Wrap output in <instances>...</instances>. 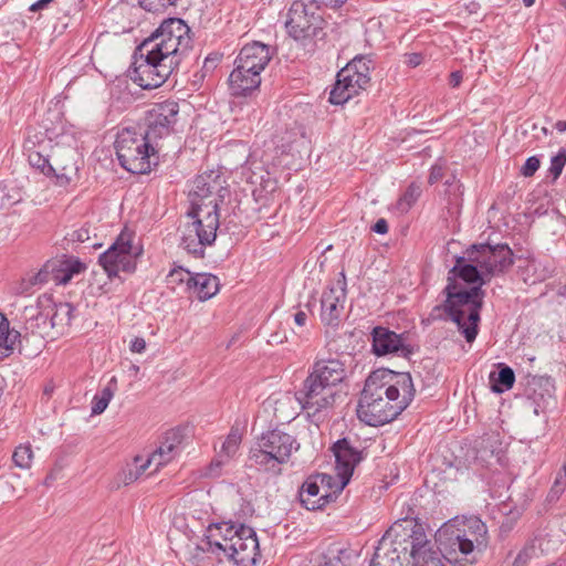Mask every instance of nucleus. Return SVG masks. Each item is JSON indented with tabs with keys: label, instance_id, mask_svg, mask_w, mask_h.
Returning a JSON list of instances; mask_svg holds the SVG:
<instances>
[{
	"label": "nucleus",
	"instance_id": "nucleus-1",
	"mask_svg": "<svg viewBox=\"0 0 566 566\" xmlns=\"http://www.w3.org/2000/svg\"><path fill=\"white\" fill-rule=\"evenodd\" d=\"M191 49L190 28L179 18H169L137 46L132 78L145 90L159 87Z\"/></svg>",
	"mask_w": 566,
	"mask_h": 566
},
{
	"label": "nucleus",
	"instance_id": "nucleus-2",
	"mask_svg": "<svg viewBox=\"0 0 566 566\" xmlns=\"http://www.w3.org/2000/svg\"><path fill=\"white\" fill-rule=\"evenodd\" d=\"M228 192L219 171L210 170L193 179L189 190L190 210L187 212L191 221L180 229V247L193 256L202 258L206 247L214 242L220 224L219 203Z\"/></svg>",
	"mask_w": 566,
	"mask_h": 566
},
{
	"label": "nucleus",
	"instance_id": "nucleus-3",
	"mask_svg": "<svg viewBox=\"0 0 566 566\" xmlns=\"http://www.w3.org/2000/svg\"><path fill=\"white\" fill-rule=\"evenodd\" d=\"M380 371L371 374L360 394L357 416L368 426H382L397 418L413 400L415 387L409 373Z\"/></svg>",
	"mask_w": 566,
	"mask_h": 566
},
{
	"label": "nucleus",
	"instance_id": "nucleus-4",
	"mask_svg": "<svg viewBox=\"0 0 566 566\" xmlns=\"http://www.w3.org/2000/svg\"><path fill=\"white\" fill-rule=\"evenodd\" d=\"M416 551L423 555H436L431 542L427 538L422 527L411 518L396 521L379 539L370 566H396L400 564L401 555L407 554L416 566ZM424 560L428 559L423 556Z\"/></svg>",
	"mask_w": 566,
	"mask_h": 566
},
{
	"label": "nucleus",
	"instance_id": "nucleus-5",
	"mask_svg": "<svg viewBox=\"0 0 566 566\" xmlns=\"http://www.w3.org/2000/svg\"><path fill=\"white\" fill-rule=\"evenodd\" d=\"M207 535V549L221 553L237 566H253L259 555L255 532L245 525L221 523L210 526Z\"/></svg>",
	"mask_w": 566,
	"mask_h": 566
},
{
	"label": "nucleus",
	"instance_id": "nucleus-6",
	"mask_svg": "<svg viewBox=\"0 0 566 566\" xmlns=\"http://www.w3.org/2000/svg\"><path fill=\"white\" fill-rule=\"evenodd\" d=\"M443 293L446 294L443 311L458 325L467 342H473L478 335L484 291L481 286L467 289L453 277L448 276V284Z\"/></svg>",
	"mask_w": 566,
	"mask_h": 566
},
{
	"label": "nucleus",
	"instance_id": "nucleus-7",
	"mask_svg": "<svg viewBox=\"0 0 566 566\" xmlns=\"http://www.w3.org/2000/svg\"><path fill=\"white\" fill-rule=\"evenodd\" d=\"M115 149L120 166L132 174H147L151 169L153 160L159 146L144 130L135 127L123 128L116 137Z\"/></svg>",
	"mask_w": 566,
	"mask_h": 566
},
{
	"label": "nucleus",
	"instance_id": "nucleus-8",
	"mask_svg": "<svg viewBox=\"0 0 566 566\" xmlns=\"http://www.w3.org/2000/svg\"><path fill=\"white\" fill-rule=\"evenodd\" d=\"M488 530L485 524L478 517H470L461 523L446 524L443 528L439 531V538L442 541L443 536H447L448 544L444 545V555L449 562H458L457 552H460L463 556H468L474 549L485 545V536Z\"/></svg>",
	"mask_w": 566,
	"mask_h": 566
},
{
	"label": "nucleus",
	"instance_id": "nucleus-9",
	"mask_svg": "<svg viewBox=\"0 0 566 566\" xmlns=\"http://www.w3.org/2000/svg\"><path fill=\"white\" fill-rule=\"evenodd\" d=\"M298 447L293 436L275 429L261 436L250 451V460L264 470L279 472V467L285 463Z\"/></svg>",
	"mask_w": 566,
	"mask_h": 566
},
{
	"label": "nucleus",
	"instance_id": "nucleus-10",
	"mask_svg": "<svg viewBox=\"0 0 566 566\" xmlns=\"http://www.w3.org/2000/svg\"><path fill=\"white\" fill-rule=\"evenodd\" d=\"M373 61L367 56H356L346 64L336 75V82L329 94V102L343 105L358 95L370 82V66Z\"/></svg>",
	"mask_w": 566,
	"mask_h": 566
},
{
	"label": "nucleus",
	"instance_id": "nucleus-11",
	"mask_svg": "<svg viewBox=\"0 0 566 566\" xmlns=\"http://www.w3.org/2000/svg\"><path fill=\"white\" fill-rule=\"evenodd\" d=\"M325 21L316 0H295L289 10L285 28L296 41L317 38L324 30Z\"/></svg>",
	"mask_w": 566,
	"mask_h": 566
},
{
	"label": "nucleus",
	"instance_id": "nucleus-12",
	"mask_svg": "<svg viewBox=\"0 0 566 566\" xmlns=\"http://www.w3.org/2000/svg\"><path fill=\"white\" fill-rule=\"evenodd\" d=\"M467 255L468 261L480 264L482 273L489 282L492 277L506 273L514 264L513 251L506 243L472 244L467 250Z\"/></svg>",
	"mask_w": 566,
	"mask_h": 566
},
{
	"label": "nucleus",
	"instance_id": "nucleus-13",
	"mask_svg": "<svg viewBox=\"0 0 566 566\" xmlns=\"http://www.w3.org/2000/svg\"><path fill=\"white\" fill-rule=\"evenodd\" d=\"M297 397L301 410L308 417H316L334 407L337 390L307 376L297 390Z\"/></svg>",
	"mask_w": 566,
	"mask_h": 566
},
{
	"label": "nucleus",
	"instance_id": "nucleus-14",
	"mask_svg": "<svg viewBox=\"0 0 566 566\" xmlns=\"http://www.w3.org/2000/svg\"><path fill=\"white\" fill-rule=\"evenodd\" d=\"M179 105L174 101H165L153 105L145 116L144 133L148 139L158 145V142L174 132L178 120Z\"/></svg>",
	"mask_w": 566,
	"mask_h": 566
},
{
	"label": "nucleus",
	"instance_id": "nucleus-15",
	"mask_svg": "<svg viewBox=\"0 0 566 566\" xmlns=\"http://www.w3.org/2000/svg\"><path fill=\"white\" fill-rule=\"evenodd\" d=\"M138 254L133 251L130 242L120 237L99 255L98 262L112 279L117 277L120 272L133 273L136 270Z\"/></svg>",
	"mask_w": 566,
	"mask_h": 566
},
{
	"label": "nucleus",
	"instance_id": "nucleus-16",
	"mask_svg": "<svg viewBox=\"0 0 566 566\" xmlns=\"http://www.w3.org/2000/svg\"><path fill=\"white\" fill-rule=\"evenodd\" d=\"M333 476L326 473H319L308 476L302 484L298 497L301 504L311 511L321 510L332 501H334L340 492L325 490L324 488L332 486Z\"/></svg>",
	"mask_w": 566,
	"mask_h": 566
},
{
	"label": "nucleus",
	"instance_id": "nucleus-17",
	"mask_svg": "<svg viewBox=\"0 0 566 566\" xmlns=\"http://www.w3.org/2000/svg\"><path fill=\"white\" fill-rule=\"evenodd\" d=\"M84 269V264L75 258L50 260L36 274L32 275L30 283L35 285L52 281L56 285H65L73 275L81 273Z\"/></svg>",
	"mask_w": 566,
	"mask_h": 566
},
{
	"label": "nucleus",
	"instance_id": "nucleus-18",
	"mask_svg": "<svg viewBox=\"0 0 566 566\" xmlns=\"http://www.w3.org/2000/svg\"><path fill=\"white\" fill-rule=\"evenodd\" d=\"M78 159V153L74 147L60 145L52 147L50 170H52L60 186H66L76 179Z\"/></svg>",
	"mask_w": 566,
	"mask_h": 566
},
{
	"label": "nucleus",
	"instance_id": "nucleus-19",
	"mask_svg": "<svg viewBox=\"0 0 566 566\" xmlns=\"http://www.w3.org/2000/svg\"><path fill=\"white\" fill-rule=\"evenodd\" d=\"M337 472V492H342L348 484L355 467L361 461V453L354 448L346 438L337 440L333 448Z\"/></svg>",
	"mask_w": 566,
	"mask_h": 566
},
{
	"label": "nucleus",
	"instance_id": "nucleus-20",
	"mask_svg": "<svg viewBox=\"0 0 566 566\" xmlns=\"http://www.w3.org/2000/svg\"><path fill=\"white\" fill-rule=\"evenodd\" d=\"M307 376L337 390V386L346 378V367L338 358H316Z\"/></svg>",
	"mask_w": 566,
	"mask_h": 566
},
{
	"label": "nucleus",
	"instance_id": "nucleus-21",
	"mask_svg": "<svg viewBox=\"0 0 566 566\" xmlns=\"http://www.w3.org/2000/svg\"><path fill=\"white\" fill-rule=\"evenodd\" d=\"M346 301L345 282L324 291L321 300V318L325 325L337 326Z\"/></svg>",
	"mask_w": 566,
	"mask_h": 566
},
{
	"label": "nucleus",
	"instance_id": "nucleus-22",
	"mask_svg": "<svg viewBox=\"0 0 566 566\" xmlns=\"http://www.w3.org/2000/svg\"><path fill=\"white\" fill-rule=\"evenodd\" d=\"M373 350L377 356L388 354H398L407 357L411 354V349L405 344L401 335L388 329L387 327L377 326L373 329Z\"/></svg>",
	"mask_w": 566,
	"mask_h": 566
},
{
	"label": "nucleus",
	"instance_id": "nucleus-23",
	"mask_svg": "<svg viewBox=\"0 0 566 566\" xmlns=\"http://www.w3.org/2000/svg\"><path fill=\"white\" fill-rule=\"evenodd\" d=\"M271 61L270 46L261 42L245 44L235 59L234 64L241 66L244 72H261Z\"/></svg>",
	"mask_w": 566,
	"mask_h": 566
},
{
	"label": "nucleus",
	"instance_id": "nucleus-24",
	"mask_svg": "<svg viewBox=\"0 0 566 566\" xmlns=\"http://www.w3.org/2000/svg\"><path fill=\"white\" fill-rule=\"evenodd\" d=\"M241 441L242 433L240 429L238 427H232L229 434L222 442L220 451L209 464L207 475L212 478L219 476L222 467L235 457L237 452L239 451Z\"/></svg>",
	"mask_w": 566,
	"mask_h": 566
},
{
	"label": "nucleus",
	"instance_id": "nucleus-25",
	"mask_svg": "<svg viewBox=\"0 0 566 566\" xmlns=\"http://www.w3.org/2000/svg\"><path fill=\"white\" fill-rule=\"evenodd\" d=\"M181 434L178 430L167 432L165 440L155 450L149 458L145 461L148 467L154 465V472L158 471L160 467L169 463L179 453L181 444Z\"/></svg>",
	"mask_w": 566,
	"mask_h": 566
},
{
	"label": "nucleus",
	"instance_id": "nucleus-26",
	"mask_svg": "<svg viewBox=\"0 0 566 566\" xmlns=\"http://www.w3.org/2000/svg\"><path fill=\"white\" fill-rule=\"evenodd\" d=\"M229 90L233 96H247L258 90L261 84V75L258 72H244L241 66L235 65L230 73Z\"/></svg>",
	"mask_w": 566,
	"mask_h": 566
},
{
	"label": "nucleus",
	"instance_id": "nucleus-27",
	"mask_svg": "<svg viewBox=\"0 0 566 566\" xmlns=\"http://www.w3.org/2000/svg\"><path fill=\"white\" fill-rule=\"evenodd\" d=\"M467 253L462 256L455 258L454 266L449 271V276L460 277L467 283H480L478 286H481L489 282L486 276L482 273V269L480 264L468 261Z\"/></svg>",
	"mask_w": 566,
	"mask_h": 566
},
{
	"label": "nucleus",
	"instance_id": "nucleus-28",
	"mask_svg": "<svg viewBox=\"0 0 566 566\" xmlns=\"http://www.w3.org/2000/svg\"><path fill=\"white\" fill-rule=\"evenodd\" d=\"M274 416L279 421L289 422L295 418L298 413V409H301V403L298 402L297 391L292 392H282L276 396L270 398Z\"/></svg>",
	"mask_w": 566,
	"mask_h": 566
},
{
	"label": "nucleus",
	"instance_id": "nucleus-29",
	"mask_svg": "<svg viewBox=\"0 0 566 566\" xmlns=\"http://www.w3.org/2000/svg\"><path fill=\"white\" fill-rule=\"evenodd\" d=\"M220 283L216 275L197 273L193 275L189 292L199 301H207L219 292Z\"/></svg>",
	"mask_w": 566,
	"mask_h": 566
},
{
	"label": "nucleus",
	"instance_id": "nucleus-30",
	"mask_svg": "<svg viewBox=\"0 0 566 566\" xmlns=\"http://www.w3.org/2000/svg\"><path fill=\"white\" fill-rule=\"evenodd\" d=\"M534 385L538 387V389H533L532 395L534 413L539 415L541 412H545V410L555 402L553 396L554 385L549 378H539L534 381Z\"/></svg>",
	"mask_w": 566,
	"mask_h": 566
},
{
	"label": "nucleus",
	"instance_id": "nucleus-31",
	"mask_svg": "<svg viewBox=\"0 0 566 566\" xmlns=\"http://www.w3.org/2000/svg\"><path fill=\"white\" fill-rule=\"evenodd\" d=\"M491 389L501 394L511 389L515 382V375L511 367L500 364L499 373L490 374Z\"/></svg>",
	"mask_w": 566,
	"mask_h": 566
},
{
	"label": "nucleus",
	"instance_id": "nucleus-32",
	"mask_svg": "<svg viewBox=\"0 0 566 566\" xmlns=\"http://www.w3.org/2000/svg\"><path fill=\"white\" fill-rule=\"evenodd\" d=\"M116 378L113 377L108 384L96 394L92 400V415H101L107 408L109 401L113 399L116 390Z\"/></svg>",
	"mask_w": 566,
	"mask_h": 566
},
{
	"label": "nucleus",
	"instance_id": "nucleus-33",
	"mask_svg": "<svg viewBox=\"0 0 566 566\" xmlns=\"http://www.w3.org/2000/svg\"><path fill=\"white\" fill-rule=\"evenodd\" d=\"M20 338L18 331L10 328V322L7 321L0 326V358L10 356L13 350L15 343Z\"/></svg>",
	"mask_w": 566,
	"mask_h": 566
},
{
	"label": "nucleus",
	"instance_id": "nucleus-34",
	"mask_svg": "<svg viewBox=\"0 0 566 566\" xmlns=\"http://www.w3.org/2000/svg\"><path fill=\"white\" fill-rule=\"evenodd\" d=\"M193 275L186 269L178 266L172 269L167 277V284L172 290H176L178 286L186 284V289L189 291Z\"/></svg>",
	"mask_w": 566,
	"mask_h": 566
},
{
	"label": "nucleus",
	"instance_id": "nucleus-35",
	"mask_svg": "<svg viewBox=\"0 0 566 566\" xmlns=\"http://www.w3.org/2000/svg\"><path fill=\"white\" fill-rule=\"evenodd\" d=\"M74 307L71 303H60L51 317V324L55 326L69 325L72 321Z\"/></svg>",
	"mask_w": 566,
	"mask_h": 566
},
{
	"label": "nucleus",
	"instance_id": "nucleus-36",
	"mask_svg": "<svg viewBox=\"0 0 566 566\" xmlns=\"http://www.w3.org/2000/svg\"><path fill=\"white\" fill-rule=\"evenodd\" d=\"M28 159L32 167L41 170L43 174H52V170H50L51 154L44 155L41 150L32 149L29 151Z\"/></svg>",
	"mask_w": 566,
	"mask_h": 566
},
{
	"label": "nucleus",
	"instance_id": "nucleus-37",
	"mask_svg": "<svg viewBox=\"0 0 566 566\" xmlns=\"http://www.w3.org/2000/svg\"><path fill=\"white\" fill-rule=\"evenodd\" d=\"M12 460L15 467L20 469H29L33 460V452L31 446L21 444L17 447L12 454Z\"/></svg>",
	"mask_w": 566,
	"mask_h": 566
},
{
	"label": "nucleus",
	"instance_id": "nucleus-38",
	"mask_svg": "<svg viewBox=\"0 0 566 566\" xmlns=\"http://www.w3.org/2000/svg\"><path fill=\"white\" fill-rule=\"evenodd\" d=\"M255 163H248L247 166L242 168V175L247 178V181L251 185H263L265 181V177L269 178V172L265 171L261 166H255V169L259 171H255L252 169V166H254Z\"/></svg>",
	"mask_w": 566,
	"mask_h": 566
},
{
	"label": "nucleus",
	"instance_id": "nucleus-39",
	"mask_svg": "<svg viewBox=\"0 0 566 566\" xmlns=\"http://www.w3.org/2000/svg\"><path fill=\"white\" fill-rule=\"evenodd\" d=\"M421 195V188L418 185L411 184L402 197L399 199L398 207L401 211L409 210L412 205L418 200Z\"/></svg>",
	"mask_w": 566,
	"mask_h": 566
},
{
	"label": "nucleus",
	"instance_id": "nucleus-40",
	"mask_svg": "<svg viewBox=\"0 0 566 566\" xmlns=\"http://www.w3.org/2000/svg\"><path fill=\"white\" fill-rule=\"evenodd\" d=\"M142 461H143V459L140 457H136L134 459L135 467L129 468L127 471L124 472V479H123L124 484L127 485V484H130L134 481L138 480L145 473L147 468H149L145 461L144 462H142Z\"/></svg>",
	"mask_w": 566,
	"mask_h": 566
},
{
	"label": "nucleus",
	"instance_id": "nucleus-41",
	"mask_svg": "<svg viewBox=\"0 0 566 566\" xmlns=\"http://www.w3.org/2000/svg\"><path fill=\"white\" fill-rule=\"evenodd\" d=\"M566 165V149L560 148L558 153L552 157L551 159V166H549V174L553 176L554 179H557L564 167Z\"/></svg>",
	"mask_w": 566,
	"mask_h": 566
},
{
	"label": "nucleus",
	"instance_id": "nucleus-42",
	"mask_svg": "<svg viewBox=\"0 0 566 566\" xmlns=\"http://www.w3.org/2000/svg\"><path fill=\"white\" fill-rule=\"evenodd\" d=\"M346 554V551L343 549H328L326 554L323 555L324 564L322 566H344V562L342 559V555Z\"/></svg>",
	"mask_w": 566,
	"mask_h": 566
},
{
	"label": "nucleus",
	"instance_id": "nucleus-43",
	"mask_svg": "<svg viewBox=\"0 0 566 566\" xmlns=\"http://www.w3.org/2000/svg\"><path fill=\"white\" fill-rule=\"evenodd\" d=\"M541 167V160L537 156L528 157L524 165L521 167V175L524 177H532Z\"/></svg>",
	"mask_w": 566,
	"mask_h": 566
},
{
	"label": "nucleus",
	"instance_id": "nucleus-44",
	"mask_svg": "<svg viewBox=\"0 0 566 566\" xmlns=\"http://www.w3.org/2000/svg\"><path fill=\"white\" fill-rule=\"evenodd\" d=\"M419 551H416V558H417V564L416 566H443L442 562H441V558H440V555L439 553H437L436 555H426L427 558L429 559H423L424 557V553H418Z\"/></svg>",
	"mask_w": 566,
	"mask_h": 566
},
{
	"label": "nucleus",
	"instance_id": "nucleus-45",
	"mask_svg": "<svg viewBox=\"0 0 566 566\" xmlns=\"http://www.w3.org/2000/svg\"><path fill=\"white\" fill-rule=\"evenodd\" d=\"M69 239L73 242H87L91 240V227L85 224L77 230L72 231L67 234Z\"/></svg>",
	"mask_w": 566,
	"mask_h": 566
},
{
	"label": "nucleus",
	"instance_id": "nucleus-46",
	"mask_svg": "<svg viewBox=\"0 0 566 566\" xmlns=\"http://www.w3.org/2000/svg\"><path fill=\"white\" fill-rule=\"evenodd\" d=\"M19 200L18 198L9 196L3 188H0V209H8L19 202Z\"/></svg>",
	"mask_w": 566,
	"mask_h": 566
},
{
	"label": "nucleus",
	"instance_id": "nucleus-47",
	"mask_svg": "<svg viewBox=\"0 0 566 566\" xmlns=\"http://www.w3.org/2000/svg\"><path fill=\"white\" fill-rule=\"evenodd\" d=\"M139 4L147 11H157L165 8V0H139Z\"/></svg>",
	"mask_w": 566,
	"mask_h": 566
},
{
	"label": "nucleus",
	"instance_id": "nucleus-48",
	"mask_svg": "<svg viewBox=\"0 0 566 566\" xmlns=\"http://www.w3.org/2000/svg\"><path fill=\"white\" fill-rule=\"evenodd\" d=\"M442 177H443L442 167L434 165L431 167L428 181L430 185H433V184L438 182L439 180H441Z\"/></svg>",
	"mask_w": 566,
	"mask_h": 566
},
{
	"label": "nucleus",
	"instance_id": "nucleus-49",
	"mask_svg": "<svg viewBox=\"0 0 566 566\" xmlns=\"http://www.w3.org/2000/svg\"><path fill=\"white\" fill-rule=\"evenodd\" d=\"M405 63L410 67H416L421 64L422 62V54L421 53H409L406 54Z\"/></svg>",
	"mask_w": 566,
	"mask_h": 566
},
{
	"label": "nucleus",
	"instance_id": "nucleus-50",
	"mask_svg": "<svg viewBox=\"0 0 566 566\" xmlns=\"http://www.w3.org/2000/svg\"><path fill=\"white\" fill-rule=\"evenodd\" d=\"M146 349V342L144 338L142 337H135L132 342H130V350L133 353H143L144 350Z\"/></svg>",
	"mask_w": 566,
	"mask_h": 566
},
{
	"label": "nucleus",
	"instance_id": "nucleus-51",
	"mask_svg": "<svg viewBox=\"0 0 566 566\" xmlns=\"http://www.w3.org/2000/svg\"><path fill=\"white\" fill-rule=\"evenodd\" d=\"M371 229L378 234H386L388 232V222L386 219L380 218L376 221Z\"/></svg>",
	"mask_w": 566,
	"mask_h": 566
},
{
	"label": "nucleus",
	"instance_id": "nucleus-52",
	"mask_svg": "<svg viewBox=\"0 0 566 566\" xmlns=\"http://www.w3.org/2000/svg\"><path fill=\"white\" fill-rule=\"evenodd\" d=\"M220 57L218 55H209L205 59V62H203V71L206 72H210L212 71L218 62H219Z\"/></svg>",
	"mask_w": 566,
	"mask_h": 566
},
{
	"label": "nucleus",
	"instance_id": "nucleus-53",
	"mask_svg": "<svg viewBox=\"0 0 566 566\" xmlns=\"http://www.w3.org/2000/svg\"><path fill=\"white\" fill-rule=\"evenodd\" d=\"M554 484H556V488H558V490H565V488H566V463L563 465V473H559L556 476Z\"/></svg>",
	"mask_w": 566,
	"mask_h": 566
},
{
	"label": "nucleus",
	"instance_id": "nucleus-54",
	"mask_svg": "<svg viewBox=\"0 0 566 566\" xmlns=\"http://www.w3.org/2000/svg\"><path fill=\"white\" fill-rule=\"evenodd\" d=\"M463 78V75H462V72L460 71H454L450 74V77H449V84L452 86V87H458L461 83Z\"/></svg>",
	"mask_w": 566,
	"mask_h": 566
},
{
	"label": "nucleus",
	"instance_id": "nucleus-55",
	"mask_svg": "<svg viewBox=\"0 0 566 566\" xmlns=\"http://www.w3.org/2000/svg\"><path fill=\"white\" fill-rule=\"evenodd\" d=\"M307 319V314L303 311H298L294 314V322L298 326H304Z\"/></svg>",
	"mask_w": 566,
	"mask_h": 566
},
{
	"label": "nucleus",
	"instance_id": "nucleus-56",
	"mask_svg": "<svg viewBox=\"0 0 566 566\" xmlns=\"http://www.w3.org/2000/svg\"><path fill=\"white\" fill-rule=\"evenodd\" d=\"M53 0H38L33 4H31L30 11L34 12V11H38V10H42L43 8H45Z\"/></svg>",
	"mask_w": 566,
	"mask_h": 566
},
{
	"label": "nucleus",
	"instance_id": "nucleus-57",
	"mask_svg": "<svg viewBox=\"0 0 566 566\" xmlns=\"http://www.w3.org/2000/svg\"><path fill=\"white\" fill-rule=\"evenodd\" d=\"M347 0H322V2L331 8L342 7Z\"/></svg>",
	"mask_w": 566,
	"mask_h": 566
},
{
	"label": "nucleus",
	"instance_id": "nucleus-58",
	"mask_svg": "<svg viewBox=\"0 0 566 566\" xmlns=\"http://www.w3.org/2000/svg\"><path fill=\"white\" fill-rule=\"evenodd\" d=\"M555 128H556L559 133H565V132H566V122H565V120H558V122H556V124H555Z\"/></svg>",
	"mask_w": 566,
	"mask_h": 566
},
{
	"label": "nucleus",
	"instance_id": "nucleus-59",
	"mask_svg": "<svg viewBox=\"0 0 566 566\" xmlns=\"http://www.w3.org/2000/svg\"><path fill=\"white\" fill-rule=\"evenodd\" d=\"M564 490H558V488H556V484H553L552 489H551V496H558Z\"/></svg>",
	"mask_w": 566,
	"mask_h": 566
},
{
	"label": "nucleus",
	"instance_id": "nucleus-60",
	"mask_svg": "<svg viewBox=\"0 0 566 566\" xmlns=\"http://www.w3.org/2000/svg\"><path fill=\"white\" fill-rule=\"evenodd\" d=\"M534 2H535V0H523V3L525 7H531L534 4Z\"/></svg>",
	"mask_w": 566,
	"mask_h": 566
},
{
	"label": "nucleus",
	"instance_id": "nucleus-61",
	"mask_svg": "<svg viewBox=\"0 0 566 566\" xmlns=\"http://www.w3.org/2000/svg\"><path fill=\"white\" fill-rule=\"evenodd\" d=\"M177 0H165V8L168 7V6H174L176 4Z\"/></svg>",
	"mask_w": 566,
	"mask_h": 566
},
{
	"label": "nucleus",
	"instance_id": "nucleus-62",
	"mask_svg": "<svg viewBox=\"0 0 566 566\" xmlns=\"http://www.w3.org/2000/svg\"><path fill=\"white\" fill-rule=\"evenodd\" d=\"M53 479H54V478H53V475H52V474L48 475V476H46V479H45V484H48V485H49V484H50V482H51Z\"/></svg>",
	"mask_w": 566,
	"mask_h": 566
},
{
	"label": "nucleus",
	"instance_id": "nucleus-63",
	"mask_svg": "<svg viewBox=\"0 0 566 566\" xmlns=\"http://www.w3.org/2000/svg\"><path fill=\"white\" fill-rule=\"evenodd\" d=\"M560 294L566 296V285L560 289Z\"/></svg>",
	"mask_w": 566,
	"mask_h": 566
},
{
	"label": "nucleus",
	"instance_id": "nucleus-64",
	"mask_svg": "<svg viewBox=\"0 0 566 566\" xmlns=\"http://www.w3.org/2000/svg\"><path fill=\"white\" fill-rule=\"evenodd\" d=\"M541 130L543 132V134H547V128L546 127H542Z\"/></svg>",
	"mask_w": 566,
	"mask_h": 566
}]
</instances>
